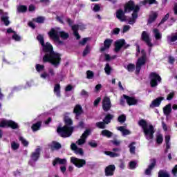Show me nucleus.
<instances>
[{
    "mask_svg": "<svg viewBox=\"0 0 177 177\" xmlns=\"http://www.w3.org/2000/svg\"><path fill=\"white\" fill-rule=\"evenodd\" d=\"M138 124L140 127L142 128L146 139L149 140V142H151L153 140V138H154L155 132L153 125L147 124V122L144 120H140Z\"/></svg>",
    "mask_w": 177,
    "mask_h": 177,
    "instance_id": "39448f33",
    "label": "nucleus"
},
{
    "mask_svg": "<svg viewBox=\"0 0 177 177\" xmlns=\"http://www.w3.org/2000/svg\"><path fill=\"white\" fill-rule=\"evenodd\" d=\"M104 71L107 75H110L111 73V66H110V64H106L104 68Z\"/></svg>",
    "mask_w": 177,
    "mask_h": 177,
    "instance_id": "37998d69",
    "label": "nucleus"
},
{
    "mask_svg": "<svg viewBox=\"0 0 177 177\" xmlns=\"http://www.w3.org/2000/svg\"><path fill=\"white\" fill-rule=\"evenodd\" d=\"M54 93L57 96V97H60V84H56L55 86Z\"/></svg>",
    "mask_w": 177,
    "mask_h": 177,
    "instance_id": "f704fd0d",
    "label": "nucleus"
},
{
    "mask_svg": "<svg viewBox=\"0 0 177 177\" xmlns=\"http://www.w3.org/2000/svg\"><path fill=\"white\" fill-rule=\"evenodd\" d=\"M171 111H172V109H171V104L166 105L163 108V112H164V114H165V115H169V114H171Z\"/></svg>",
    "mask_w": 177,
    "mask_h": 177,
    "instance_id": "bb28decb",
    "label": "nucleus"
},
{
    "mask_svg": "<svg viewBox=\"0 0 177 177\" xmlns=\"http://www.w3.org/2000/svg\"><path fill=\"white\" fill-rule=\"evenodd\" d=\"M101 98L98 97L94 101V106H97L100 103Z\"/></svg>",
    "mask_w": 177,
    "mask_h": 177,
    "instance_id": "774afa93",
    "label": "nucleus"
},
{
    "mask_svg": "<svg viewBox=\"0 0 177 177\" xmlns=\"http://www.w3.org/2000/svg\"><path fill=\"white\" fill-rule=\"evenodd\" d=\"M41 128V122H38L32 126V129L34 132L38 131Z\"/></svg>",
    "mask_w": 177,
    "mask_h": 177,
    "instance_id": "ea45409f",
    "label": "nucleus"
},
{
    "mask_svg": "<svg viewBox=\"0 0 177 177\" xmlns=\"http://www.w3.org/2000/svg\"><path fill=\"white\" fill-rule=\"evenodd\" d=\"M89 52H91V48H89L88 46H86V48L84 49V50L83 52V56H86V55H88V53H89Z\"/></svg>",
    "mask_w": 177,
    "mask_h": 177,
    "instance_id": "603ef678",
    "label": "nucleus"
},
{
    "mask_svg": "<svg viewBox=\"0 0 177 177\" xmlns=\"http://www.w3.org/2000/svg\"><path fill=\"white\" fill-rule=\"evenodd\" d=\"M158 5V2L156 0H143L140 1V5Z\"/></svg>",
    "mask_w": 177,
    "mask_h": 177,
    "instance_id": "cd10ccee",
    "label": "nucleus"
},
{
    "mask_svg": "<svg viewBox=\"0 0 177 177\" xmlns=\"http://www.w3.org/2000/svg\"><path fill=\"white\" fill-rule=\"evenodd\" d=\"M114 118V115L111 114H108L106 115L105 118L104 119V124H109L111 122V120Z\"/></svg>",
    "mask_w": 177,
    "mask_h": 177,
    "instance_id": "c9c22d12",
    "label": "nucleus"
},
{
    "mask_svg": "<svg viewBox=\"0 0 177 177\" xmlns=\"http://www.w3.org/2000/svg\"><path fill=\"white\" fill-rule=\"evenodd\" d=\"M162 140H164V138H162V135L158 134L156 136V142L158 144L162 143Z\"/></svg>",
    "mask_w": 177,
    "mask_h": 177,
    "instance_id": "49530a36",
    "label": "nucleus"
},
{
    "mask_svg": "<svg viewBox=\"0 0 177 177\" xmlns=\"http://www.w3.org/2000/svg\"><path fill=\"white\" fill-rule=\"evenodd\" d=\"M135 142H132L129 145V151L131 154H135V151L136 150V147L135 146Z\"/></svg>",
    "mask_w": 177,
    "mask_h": 177,
    "instance_id": "e433bc0d",
    "label": "nucleus"
},
{
    "mask_svg": "<svg viewBox=\"0 0 177 177\" xmlns=\"http://www.w3.org/2000/svg\"><path fill=\"white\" fill-rule=\"evenodd\" d=\"M113 152L105 151L104 153L106 154V156H109V157H119L120 156V151H121V149L119 148H114L113 149Z\"/></svg>",
    "mask_w": 177,
    "mask_h": 177,
    "instance_id": "ddd939ff",
    "label": "nucleus"
},
{
    "mask_svg": "<svg viewBox=\"0 0 177 177\" xmlns=\"http://www.w3.org/2000/svg\"><path fill=\"white\" fill-rule=\"evenodd\" d=\"M156 167L155 159L151 160V164L148 166V168L145 170V175H151V171Z\"/></svg>",
    "mask_w": 177,
    "mask_h": 177,
    "instance_id": "aec40b11",
    "label": "nucleus"
},
{
    "mask_svg": "<svg viewBox=\"0 0 177 177\" xmlns=\"http://www.w3.org/2000/svg\"><path fill=\"white\" fill-rule=\"evenodd\" d=\"M93 10L94 12H99V10H100V6H99L98 4H95L93 8Z\"/></svg>",
    "mask_w": 177,
    "mask_h": 177,
    "instance_id": "052dcab7",
    "label": "nucleus"
},
{
    "mask_svg": "<svg viewBox=\"0 0 177 177\" xmlns=\"http://www.w3.org/2000/svg\"><path fill=\"white\" fill-rule=\"evenodd\" d=\"M96 127L97 128H100L101 129H104L106 128V125L104 124V122H100L96 123Z\"/></svg>",
    "mask_w": 177,
    "mask_h": 177,
    "instance_id": "de8ad7c7",
    "label": "nucleus"
},
{
    "mask_svg": "<svg viewBox=\"0 0 177 177\" xmlns=\"http://www.w3.org/2000/svg\"><path fill=\"white\" fill-rule=\"evenodd\" d=\"M127 70L128 71H129L130 73H132V71H133L135 70V64H129L127 66Z\"/></svg>",
    "mask_w": 177,
    "mask_h": 177,
    "instance_id": "8fccbe9b",
    "label": "nucleus"
},
{
    "mask_svg": "<svg viewBox=\"0 0 177 177\" xmlns=\"http://www.w3.org/2000/svg\"><path fill=\"white\" fill-rule=\"evenodd\" d=\"M114 171H115V166L111 165L106 167L105 174L106 176H113V175H114Z\"/></svg>",
    "mask_w": 177,
    "mask_h": 177,
    "instance_id": "4468645a",
    "label": "nucleus"
},
{
    "mask_svg": "<svg viewBox=\"0 0 177 177\" xmlns=\"http://www.w3.org/2000/svg\"><path fill=\"white\" fill-rule=\"evenodd\" d=\"M82 113V107L80 105H77L74 109V113L76 114V115H80Z\"/></svg>",
    "mask_w": 177,
    "mask_h": 177,
    "instance_id": "4c0bfd02",
    "label": "nucleus"
},
{
    "mask_svg": "<svg viewBox=\"0 0 177 177\" xmlns=\"http://www.w3.org/2000/svg\"><path fill=\"white\" fill-rule=\"evenodd\" d=\"M118 131L122 132L123 136H126V135H131V132L127 129L125 127H120L117 128Z\"/></svg>",
    "mask_w": 177,
    "mask_h": 177,
    "instance_id": "b1692460",
    "label": "nucleus"
},
{
    "mask_svg": "<svg viewBox=\"0 0 177 177\" xmlns=\"http://www.w3.org/2000/svg\"><path fill=\"white\" fill-rule=\"evenodd\" d=\"M17 13H24L27 12V6L20 5L17 7Z\"/></svg>",
    "mask_w": 177,
    "mask_h": 177,
    "instance_id": "c756f323",
    "label": "nucleus"
},
{
    "mask_svg": "<svg viewBox=\"0 0 177 177\" xmlns=\"http://www.w3.org/2000/svg\"><path fill=\"white\" fill-rule=\"evenodd\" d=\"M153 36L156 38V41L161 40V38H162V35L160 32V30L157 28H154L153 30Z\"/></svg>",
    "mask_w": 177,
    "mask_h": 177,
    "instance_id": "393cba45",
    "label": "nucleus"
},
{
    "mask_svg": "<svg viewBox=\"0 0 177 177\" xmlns=\"http://www.w3.org/2000/svg\"><path fill=\"white\" fill-rule=\"evenodd\" d=\"M171 172L174 176H176L177 174V165L172 169Z\"/></svg>",
    "mask_w": 177,
    "mask_h": 177,
    "instance_id": "e2e57ef3",
    "label": "nucleus"
},
{
    "mask_svg": "<svg viewBox=\"0 0 177 177\" xmlns=\"http://www.w3.org/2000/svg\"><path fill=\"white\" fill-rule=\"evenodd\" d=\"M12 39H14L15 41H20L21 38L20 37V36H19V35L14 33V35H12Z\"/></svg>",
    "mask_w": 177,
    "mask_h": 177,
    "instance_id": "6e6d98bb",
    "label": "nucleus"
},
{
    "mask_svg": "<svg viewBox=\"0 0 177 177\" xmlns=\"http://www.w3.org/2000/svg\"><path fill=\"white\" fill-rule=\"evenodd\" d=\"M101 135H102V136H105L106 138H111V136H113V133L105 129L102 131Z\"/></svg>",
    "mask_w": 177,
    "mask_h": 177,
    "instance_id": "72a5a7b5",
    "label": "nucleus"
},
{
    "mask_svg": "<svg viewBox=\"0 0 177 177\" xmlns=\"http://www.w3.org/2000/svg\"><path fill=\"white\" fill-rule=\"evenodd\" d=\"M132 17L129 19V24H134L136 21V19H138V12L140 10V8L139 6H135V3L132 1H129L125 4L124 6V12H132Z\"/></svg>",
    "mask_w": 177,
    "mask_h": 177,
    "instance_id": "20e7f679",
    "label": "nucleus"
},
{
    "mask_svg": "<svg viewBox=\"0 0 177 177\" xmlns=\"http://www.w3.org/2000/svg\"><path fill=\"white\" fill-rule=\"evenodd\" d=\"M56 164H60L61 165H66L67 164V160L65 158L62 159L60 158H56L55 160L53 162V165H56Z\"/></svg>",
    "mask_w": 177,
    "mask_h": 177,
    "instance_id": "4be33fe9",
    "label": "nucleus"
},
{
    "mask_svg": "<svg viewBox=\"0 0 177 177\" xmlns=\"http://www.w3.org/2000/svg\"><path fill=\"white\" fill-rule=\"evenodd\" d=\"M1 21H3L5 26H8L9 24H10V21H9V17H8L7 12H6L4 15H2Z\"/></svg>",
    "mask_w": 177,
    "mask_h": 177,
    "instance_id": "c85d7f7f",
    "label": "nucleus"
},
{
    "mask_svg": "<svg viewBox=\"0 0 177 177\" xmlns=\"http://www.w3.org/2000/svg\"><path fill=\"white\" fill-rule=\"evenodd\" d=\"M71 150H73L75 151V154H79L80 156H84V151L81 148H78L77 147V145L75 143H73L71 145Z\"/></svg>",
    "mask_w": 177,
    "mask_h": 177,
    "instance_id": "a211bd4d",
    "label": "nucleus"
},
{
    "mask_svg": "<svg viewBox=\"0 0 177 177\" xmlns=\"http://www.w3.org/2000/svg\"><path fill=\"white\" fill-rule=\"evenodd\" d=\"M41 78H43L44 80L48 78V77H49V75L48 73H46V72H44V73H42L40 75Z\"/></svg>",
    "mask_w": 177,
    "mask_h": 177,
    "instance_id": "0e129e2a",
    "label": "nucleus"
},
{
    "mask_svg": "<svg viewBox=\"0 0 177 177\" xmlns=\"http://www.w3.org/2000/svg\"><path fill=\"white\" fill-rule=\"evenodd\" d=\"M169 18V14H167L165 17L162 19L161 21V24L165 23V21H167V20H168V19Z\"/></svg>",
    "mask_w": 177,
    "mask_h": 177,
    "instance_id": "69168bd1",
    "label": "nucleus"
},
{
    "mask_svg": "<svg viewBox=\"0 0 177 177\" xmlns=\"http://www.w3.org/2000/svg\"><path fill=\"white\" fill-rule=\"evenodd\" d=\"M62 147V145H60L59 143L56 142H53V143L50 145V149L51 150H59Z\"/></svg>",
    "mask_w": 177,
    "mask_h": 177,
    "instance_id": "473e14b6",
    "label": "nucleus"
},
{
    "mask_svg": "<svg viewBox=\"0 0 177 177\" xmlns=\"http://www.w3.org/2000/svg\"><path fill=\"white\" fill-rule=\"evenodd\" d=\"M12 128V129H17L19 124L12 120H8L6 119H2L1 121V128Z\"/></svg>",
    "mask_w": 177,
    "mask_h": 177,
    "instance_id": "6e6552de",
    "label": "nucleus"
},
{
    "mask_svg": "<svg viewBox=\"0 0 177 177\" xmlns=\"http://www.w3.org/2000/svg\"><path fill=\"white\" fill-rule=\"evenodd\" d=\"M111 44H113V40L111 39H106L104 41V46L100 48L101 52H104V50H108V49H110Z\"/></svg>",
    "mask_w": 177,
    "mask_h": 177,
    "instance_id": "f3484780",
    "label": "nucleus"
},
{
    "mask_svg": "<svg viewBox=\"0 0 177 177\" xmlns=\"http://www.w3.org/2000/svg\"><path fill=\"white\" fill-rule=\"evenodd\" d=\"M126 117L125 115H121L118 117V121L119 122H125Z\"/></svg>",
    "mask_w": 177,
    "mask_h": 177,
    "instance_id": "864d4df0",
    "label": "nucleus"
},
{
    "mask_svg": "<svg viewBox=\"0 0 177 177\" xmlns=\"http://www.w3.org/2000/svg\"><path fill=\"white\" fill-rule=\"evenodd\" d=\"M150 84L152 88H154L161 82V77L156 73H151L149 75Z\"/></svg>",
    "mask_w": 177,
    "mask_h": 177,
    "instance_id": "0eeeda50",
    "label": "nucleus"
},
{
    "mask_svg": "<svg viewBox=\"0 0 177 177\" xmlns=\"http://www.w3.org/2000/svg\"><path fill=\"white\" fill-rule=\"evenodd\" d=\"M141 53H142V57L138 58L136 63V74H139V73H140V69L142 68V66H145V64H146V52H145V50H142L141 51Z\"/></svg>",
    "mask_w": 177,
    "mask_h": 177,
    "instance_id": "423d86ee",
    "label": "nucleus"
},
{
    "mask_svg": "<svg viewBox=\"0 0 177 177\" xmlns=\"http://www.w3.org/2000/svg\"><path fill=\"white\" fill-rule=\"evenodd\" d=\"M48 35L51 39H53L57 45H63V41H60V38H62V39H67V38L69 37L68 33L60 30V28H55L51 29V30L48 32Z\"/></svg>",
    "mask_w": 177,
    "mask_h": 177,
    "instance_id": "f03ea898",
    "label": "nucleus"
},
{
    "mask_svg": "<svg viewBox=\"0 0 177 177\" xmlns=\"http://www.w3.org/2000/svg\"><path fill=\"white\" fill-rule=\"evenodd\" d=\"M141 38L142 41H145V42H146L148 46H150V47L153 46V44H151L150 37L146 31L142 32Z\"/></svg>",
    "mask_w": 177,
    "mask_h": 177,
    "instance_id": "dca6fc26",
    "label": "nucleus"
},
{
    "mask_svg": "<svg viewBox=\"0 0 177 177\" xmlns=\"http://www.w3.org/2000/svg\"><path fill=\"white\" fill-rule=\"evenodd\" d=\"M125 40L120 39L115 42V52H119V50L124 46Z\"/></svg>",
    "mask_w": 177,
    "mask_h": 177,
    "instance_id": "6ab92c4d",
    "label": "nucleus"
},
{
    "mask_svg": "<svg viewBox=\"0 0 177 177\" xmlns=\"http://www.w3.org/2000/svg\"><path fill=\"white\" fill-rule=\"evenodd\" d=\"M66 125L62 128L58 127L57 131L59 133L62 138H68L71 136L73 131H74V127H71L73 125V120L70 118H65Z\"/></svg>",
    "mask_w": 177,
    "mask_h": 177,
    "instance_id": "7ed1b4c3",
    "label": "nucleus"
},
{
    "mask_svg": "<svg viewBox=\"0 0 177 177\" xmlns=\"http://www.w3.org/2000/svg\"><path fill=\"white\" fill-rule=\"evenodd\" d=\"M88 145L91 146V147H97V143H96L95 141H89Z\"/></svg>",
    "mask_w": 177,
    "mask_h": 177,
    "instance_id": "5fc2aeb1",
    "label": "nucleus"
},
{
    "mask_svg": "<svg viewBox=\"0 0 177 177\" xmlns=\"http://www.w3.org/2000/svg\"><path fill=\"white\" fill-rule=\"evenodd\" d=\"M174 96H175L174 92H171L167 97V100H171L174 98Z\"/></svg>",
    "mask_w": 177,
    "mask_h": 177,
    "instance_id": "4d7b16f0",
    "label": "nucleus"
},
{
    "mask_svg": "<svg viewBox=\"0 0 177 177\" xmlns=\"http://www.w3.org/2000/svg\"><path fill=\"white\" fill-rule=\"evenodd\" d=\"M35 68L37 73H41V71H44V70H45V66L41 64H36Z\"/></svg>",
    "mask_w": 177,
    "mask_h": 177,
    "instance_id": "79ce46f5",
    "label": "nucleus"
},
{
    "mask_svg": "<svg viewBox=\"0 0 177 177\" xmlns=\"http://www.w3.org/2000/svg\"><path fill=\"white\" fill-rule=\"evenodd\" d=\"M19 142H21V143H22L23 146H24L25 147H27V146H28L29 145L28 141H27V140H26L22 136L19 137Z\"/></svg>",
    "mask_w": 177,
    "mask_h": 177,
    "instance_id": "a19ab883",
    "label": "nucleus"
},
{
    "mask_svg": "<svg viewBox=\"0 0 177 177\" xmlns=\"http://www.w3.org/2000/svg\"><path fill=\"white\" fill-rule=\"evenodd\" d=\"M129 28H131V26H129V25L124 26L123 28L122 32H127V31H129Z\"/></svg>",
    "mask_w": 177,
    "mask_h": 177,
    "instance_id": "680f3d73",
    "label": "nucleus"
},
{
    "mask_svg": "<svg viewBox=\"0 0 177 177\" xmlns=\"http://www.w3.org/2000/svg\"><path fill=\"white\" fill-rule=\"evenodd\" d=\"M57 19L58 20V21H59V23H61L62 24H63V20H64V21H66V23H68V24H69V26H71L72 24V21L71 19H70V18H61L59 17H57Z\"/></svg>",
    "mask_w": 177,
    "mask_h": 177,
    "instance_id": "2f4dec72",
    "label": "nucleus"
},
{
    "mask_svg": "<svg viewBox=\"0 0 177 177\" xmlns=\"http://www.w3.org/2000/svg\"><path fill=\"white\" fill-rule=\"evenodd\" d=\"M90 133H91V130H89V129L86 130L82 135L81 138L77 141V142H76L77 145L78 146H81V145H84L86 140V138H88V136H89Z\"/></svg>",
    "mask_w": 177,
    "mask_h": 177,
    "instance_id": "f8f14e48",
    "label": "nucleus"
},
{
    "mask_svg": "<svg viewBox=\"0 0 177 177\" xmlns=\"http://www.w3.org/2000/svg\"><path fill=\"white\" fill-rule=\"evenodd\" d=\"M80 28V26L78 25H74L72 26V30L73 31V34L75 35V37H76L77 39H80V38H81V36H80V35L78 34V30Z\"/></svg>",
    "mask_w": 177,
    "mask_h": 177,
    "instance_id": "a878e982",
    "label": "nucleus"
},
{
    "mask_svg": "<svg viewBox=\"0 0 177 177\" xmlns=\"http://www.w3.org/2000/svg\"><path fill=\"white\" fill-rule=\"evenodd\" d=\"M157 16H158L157 12H152L149 15V19L148 20V23H149V24L153 23V21H154V20H156V19H157Z\"/></svg>",
    "mask_w": 177,
    "mask_h": 177,
    "instance_id": "7c9ffc66",
    "label": "nucleus"
},
{
    "mask_svg": "<svg viewBox=\"0 0 177 177\" xmlns=\"http://www.w3.org/2000/svg\"><path fill=\"white\" fill-rule=\"evenodd\" d=\"M37 39L41 45L43 52L45 53V55L43 57V62L44 63H50L54 67H58L59 64H60V60H62L60 54L53 51V47L50 43L46 42L45 44V41H44V35H39L37 37Z\"/></svg>",
    "mask_w": 177,
    "mask_h": 177,
    "instance_id": "f257e3e1",
    "label": "nucleus"
},
{
    "mask_svg": "<svg viewBox=\"0 0 177 177\" xmlns=\"http://www.w3.org/2000/svg\"><path fill=\"white\" fill-rule=\"evenodd\" d=\"M162 100H164V97H162L156 98V100L152 101L151 104H150V107H151V108L158 107V106H160V104H161Z\"/></svg>",
    "mask_w": 177,
    "mask_h": 177,
    "instance_id": "412c9836",
    "label": "nucleus"
},
{
    "mask_svg": "<svg viewBox=\"0 0 177 177\" xmlns=\"http://www.w3.org/2000/svg\"><path fill=\"white\" fill-rule=\"evenodd\" d=\"M89 39H91L89 37H86L80 42V44L84 46L86 44L87 41H89Z\"/></svg>",
    "mask_w": 177,
    "mask_h": 177,
    "instance_id": "bf43d9fd",
    "label": "nucleus"
},
{
    "mask_svg": "<svg viewBox=\"0 0 177 177\" xmlns=\"http://www.w3.org/2000/svg\"><path fill=\"white\" fill-rule=\"evenodd\" d=\"M123 97L125 99L129 106H133L138 103V100H136V99H135L133 97H129L126 95H123Z\"/></svg>",
    "mask_w": 177,
    "mask_h": 177,
    "instance_id": "2eb2a0df",
    "label": "nucleus"
},
{
    "mask_svg": "<svg viewBox=\"0 0 177 177\" xmlns=\"http://www.w3.org/2000/svg\"><path fill=\"white\" fill-rule=\"evenodd\" d=\"M45 21V18L44 17H38L37 18L34 19V21L36 23H44Z\"/></svg>",
    "mask_w": 177,
    "mask_h": 177,
    "instance_id": "09e8293b",
    "label": "nucleus"
},
{
    "mask_svg": "<svg viewBox=\"0 0 177 177\" xmlns=\"http://www.w3.org/2000/svg\"><path fill=\"white\" fill-rule=\"evenodd\" d=\"M28 10L29 12H34V10H35V6L34 5L29 6Z\"/></svg>",
    "mask_w": 177,
    "mask_h": 177,
    "instance_id": "338daca9",
    "label": "nucleus"
},
{
    "mask_svg": "<svg viewBox=\"0 0 177 177\" xmlns=\"http://www.w3.org/2000/svg\"><path fill=\"white\" fill-rule=\"evenodd\" d=\"M158 177H169V174L165 171H160L158 173Z\"/></svg>",
    "mask_w": 177,
    "mask_h": 177,
    "instance_id": "c03bdc74",
    "label": "nucleus"
},
{
    "mask_svg": "<svg viewBox=\"0 0 177 177\" xmlns=\"http://www.w3.org/2000/svg\"><path fill=\"white\" fill-rule=\"evenodd\" d=\"M117 57V55L110 56L109 54H105V60L110 62V60H114Z\"/></svg>",
    "mask_w": 177,
    "mask_h": 177,
    "instance_id": "a18cd8bd",
    "label": "nucleus"
},
{
    "mask_svg": "<svg viewBox=\"0 0 177 177\" xmlns=\"http://www.w3.org/2000/svg\"><path fill=\"white\" fill-rule=\"evenodd\" d=\"M102 109L104 111H109L111 109V101L110 97H104L102 100Z\"/></svg>",
    "mask_w": 177,
    "mask_h": 177,
    "instance_id": "9b49d317",
    "label": "nucleus"
},
{
    "mask_svg": "<svg viewBox=\"0 0 177 177\" xmlns=\"http://www.w3.org/2000/svg\"><path fill=\"white\" fill-rule=\"evenodd\" d=\"M41 153V148L38 147L35 149V151L32 153L30 160L29 161L30 165L34 167L35 165V162L38 161V158H39V154Z\"/></svg>",
    "mask_w": 177,
    "mask_h": 177,
    "instance_id": "1a4fd4ad",
    "label": "nucleus"
},
{
    "mask_svg": "<svg viewBox=\"0 0 177 177\" xmlns=\"http://www.w3.org/2000/svg\"><path fill=\"white\" fill-rule=\"evenodd\" d=\"M86 75H87V78L88 80H92L93 78V72H92L91 71H88L86 72Z\"/></svg>",
    "mask_w": 177,
    "mask_h": 177,
    "instance_id": "3c124183",
    "label": "nucleus"
},
{
    "mask_svg": "<svg viewBox=\"0 0 177 177\" xmlns=\"http://www.w3.org/2000/svg\"><path fill=\"white\" fill-rule=\"evenodd\" d=\"M20 147V144L19 142H17L15 141H12L11 142V149L12 150H17Z\"/></svg>",
    "mask_w": 177,
    "mask_h": 177,
    "instance_id": "58836bf2",
    "label": "nucleus"
},
{
    "mask_svg": "<svg viewBox=\"0 0 177 177\" xmlns=\"http://www.w3.org/2000/svg\"><path fill=\"white\" fill-rule=\"evenodd\" d=\"M71 162L74 164L77 168H82V167L86 164V161L85 160L80 159L75 157L71 158Z\"/></svg>",
    "mask_w": 177,
    "mask_h": 177,
    "instance_id": "9d476101",
    "label": "nucleus"
},
{
    "mask_svg": "<svg viewBox=\"0 0 177 177\" xmlns=\"http://www.w3.org/2000/svg\"><path fill=\"white\" fill-rule=\"evenodd\" d=\"M116 17L117 19H118V20H120V21H125L124 12L122 10H119L117 11Z\"/></svg>",
    "mask_w": 177,
    "mask_h": 177,
    "instance_id": "5701e85b",
    "label": "nucleus"
},
{
    "mask_svg": "<svg viewBox=\"0 0 177 177\" xmlns=\"http://www.w3.org/2000/svg\"><path fill=\"white\" fill-rule=\"evenodd\" d=\"M129 168H130V169H135V168H136V162H130Z\"/></svg>",
    "mask_w": 177,
    "mask_h": 177,
    "instance_id": "13d9d810",
    "label": "nucleus"
}]
</instances>
